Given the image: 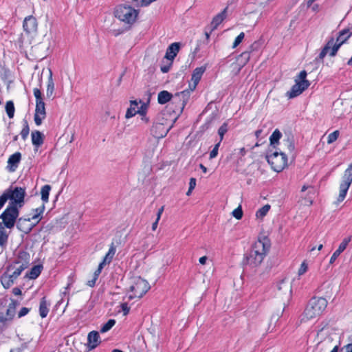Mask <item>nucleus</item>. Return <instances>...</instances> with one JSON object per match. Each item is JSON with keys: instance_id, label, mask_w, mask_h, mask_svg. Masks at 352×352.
<instances>
[{"instance_id": "f257e3e1", "label": "nucleus", "mask_w": 352, "mask_h": 352, "mask_svg": "<svg viewBox=\"0 0 352 352\" xmlns=\"http://www.w3.org/2000/svg\"><path fill=\"white\" fill-rule=\"evenodd\" d=\"M270 248V244L264 239L254 243L250 252L245 255L243 264L251 267H256L263 261Z\"/></svg>"}, {"instance_id": "f03ea898", "label": "nucleus", "mask_w": 352, "mask_h": 352, "mask_svg": "<svg viewBox=\"0 0 352 352\" xmlns=\"http://www.w3.org/2000/svg\"><path fill=\"white\" fill-rule=\"evenodd\" d=\"M327 306V301L324 298H312L308 302L302 321L311 320L319 316L324 311Z\"/></svg>"}, {"instance_id": "7ed1b4c3", "label": "nucleus", "mask_w": 352, "mask_h": 352, "mask_svg": "<svg viewBox=\"0 0 352 352\" xmlns=\"http://www.w3.org/2000/svg\"><path fill=\"white\" fill-rule=\"evenodd\" d=\"M138 11L130 6L118 5L114 10V16L120 21L131 27L137 20Z\"/></svg>"}, {"instance_id": "20e7f679", "label": "nucleus", "mask_w": 352, "mask_h": 352, "mask_svg": "<svg viewBox=\"0 0 352 352\" xmlns=\"http://www.w3.org/2000/svg\"><path fill=\"white\" fill-rule=\"evenodd\" d=\"M26 267L10 263L6 268V272L1 276V283L4 288H10Z\"/></svg>"}, {"instance_id": "39448f33", "label": "nucleus", "mask_w": 352, "mask_h": 352, "mask_svg": "<svg viewBox=\"0 0 352 352\" xmlns=\"http://www.w3.org/2000/svg\"><path fill=\"white\" fill-rule=\"evenodd\" d=\"M150 289L149 283L140 276L134 277L131 280L128 299L141 298Z\"/></svg>"}, {"instance_id": "423d86ee", "label": "nucleus", "mask_w": 352, "mask_h": 352, "mask_svg": "<svg viewBox=\"0 0 352 352\" xmlns=\"http://www.w3.org/2000/svg\"><path fill=\"white\" fill-rule=\"evenodd\" d=\"M34 96L36 98V108L34 116V122L40 126L43 120L46 118L45 104L43 100V94L39 88L33 89Z\"/></svg>"}, {"instance_id": "0eeeda50", "label": "nucleus", "mask_w": 352, "mask_h": 352, "mask_svg": "<svg viewBox=\"0 0 352 352\" xmlns=\"http://www.w3.org/2000/svg\"><path fill=\"white\" fill-rule=\"evenodd\" d=\"M19 210L15 204H9L7 208L0 215L2 219V223L4 227L11 229L12 228L18 220Z\"/></svg>"}, {"instance_id": "6e6552de", "label": "nucleus", "mask_w": 352, "mask_h": 352, "mask_svg": "<svg viewBox=\"0 0 352 352\" xmlns=\"http://www.w3.org/2000/svg\"><path fill=\"white\" fill-rule=\"evenodd\" d=\"M265 158L271 165L272 168L276 172L282 171L287 164V155L282 152L275 151L272 154H267Z\"/></svg>"}, {"instance_id": "1a4fd4ad", "label": "nucleus", "mask_w": 352, "mask_h": 352, "mask_svg": "<svg viewBox=\"0 0 352 352\" xmlns=\"http://www.w3.org/2000/svg\"><path fill=\"white\" fill-rule=\"evenodd\" d=\"M187 93L186 91H182L179 93H177L173 96L174 100L175 102H180L182 100V110L184 109L186 105V102L184 100V97L186 96ZM173 98V95L168 92V91H162L158 94L157 101L160 104H164L169 102Z\"/></svg>"}, {"instance_id": "9d476101", "label": "nucleus", "mask_w": 352, "mask_h": 352, "mask_svg": "<svg viewBox=\"0 0 352 352\" xmlns=\"http://www.w3.org/2000/svg\"><path fill=\"white\" fill-rule=\"evenodd\" d=\"M6 191L10 195L9 199L11 200L9 204H15L16 206L17 204H19V207L22 206L24 203V198L25 196V190L24 188L21 187H16L13 190L9 188Z\"/></svg>"}, {"instance_id": "9b49d317", "label": "nucleus", "mask_w": 352, "mask_h": 352, "mask_svg": "<svg viewBox=\"0 0 352 352\" xmlns=\"http://www.w3.org/2000/svg\"><path fill=\"white\" fill-rule=\"evenodd\" d=\"M338 50L339 45H335L334 38L331 37L324 46L316 60H322L328 53H329L330 56H335Z\"/></svg>"}, {"instance_id": "f8f14e48", "label": "nucleus", "mask_w": 352, "mask_h": 352, "mask_svg": "<svg viewBox=\"0 0 352 352\" xmlns=\"http://www.w3.org/2000/svg\"><path fill=\"white\" fill-rule=\"evenodd\" d=\"M295 82V85L286 93V96L288 97V98H294L299 96L310 85L309 81Z\"/></svg>"}, {"instance_id": "ddd939ff", "label": "nucleus", "mask_w": 352, "mask_h": 352, "mask_svg": "<svg viewBox=\"0 0 352 352\" xmlns=\"http://www.w3.org/2000/svg\"><path fill=\"white\" fill-rule=\"evenodd\" d=\"M171 127L163 123H155L152 126L151 133L156 138H162L167 135Z\"/></svg>"}, {"instance_id": "4468645a", "label": "nucleus", "mask_w": 352, "mask_h": 352, "mask_svg": "<svg viewBox=\"0 0 352 352\" xmlns=\"http://www.w3.org/2000/svg\"><path fill=\"white\" fill-rule=\"evenodd\" d=\"M31 218L30 217H28V218H23V217H20L18 219L17 221H16V228L19 230H20L21 232H24L25 234H28L29 232H31V230H32V228L36 226V223H32L31 222Z\"/></svg>"}, {"instance_id": "2eb2a0df", "label": "nucleus", "mask_w": 352, "mask_h": 352, "mask_svg": "<svg viewBox=\"0 0 352 352\" xmlns=\"http://www.w3.org/2000/svg\"><path fill=\"white\" fill-rule=\"evenodd\" d=\"M37 25L38 23L36 18L32 15L26 16L23 23V30L28 34L36 32Z\"/></svg>"}, {"instance_id": "dca6fc26", "label": "nucleus", "mask_w": 352, "mask_h": 352, "mask_svg": "<svg viewBox=\"0 0 352 352\" xmlns=\"http://www.w3.org/2000/svg\"><path fill=\"white\" fill-rule=\"evenodd\" d=\"M21 160V153L20 152H16L11 155L8 160L7 170L10 173L16 171Z\"/></svg>"}, {"instance_id": "f3484780", "label": "nucleus", "mask_w": 352, "mask_h": 352, "mask_svg": "<svg viewBox=\"0 0 352 352\" xmlns=\"http://www.w3.org/2000/svg\"><path fill=\"white\" fill-rule=\"evenodd\" d=\"M30 256L29 253L25 251H19L11 263L28 268L30 265Z\"/></svg>"}, {"instance_id": "a211bd4d", "label": "nucleus", "mask_w": 352, "mask_h": 352, "mask_svg": "<svg viewBox=\"0 0 352 352\" xmlns=\"http://www.w3.org/2000/svg\"><path fill=\"white\" fill-rule=\"evenodd\" d=\"M206 70V66H201L199 67H197L193 70L192 74V77H191V80L192 81V85L191 84H190V88L192 90H194L196 88L197 85H198V83L199 82V81L201 78L202 75L204 74V73L205 72Z\"/></svg>"}, {"instance_id": "6ab92c4d", "label": "nucleus", "mask_w": 352, "mask_h": 352, "mask_svg": "<svg viewBox=\"0 0 352 352\" xmlns=\"http://www.w3.org/2000/svg\"><path fill=\"white\" fill-rule=\"evenodd\" d=\"M15 311L11 309L8 307L3 310V308L0 307V322L3 325L6 324L12 320L15 316Z\"/></svg>"}, {"instance_id": "aec40b11", "label": "nucleus", "mask_w": 352, "mask_h": 352, "mask_svg": "<svg viewBox=\"0 0 352 352\" xmlns=\"http://www.w3.org/2000/svg\"><path fill=\"white\" fill-rule=\"evenodd\" d=\"M180 49L179 43H173L170 44L166 52L165 58L170 61H173L175 57L177 56Z\"/></svg>"}, {"instance_id": "412c9836", "label": "nucleus", "mask_w": 352, "mask_h": 352, "mask_svg": "<svg viewBox=\"0 0 352 352\" xmlns=\"http://www.w3.org/2000/svg\"><path fill=\"white\" fill-rule=\"evenodd\" d=\"M351 241V237H346L343 239L342 243L340 244L338 248L333 252L331 258L330 263H333L337 258L340 256V254L344 251L348 245L349 243Z\"/></svg>"}, {"instance_id": "4be33fe9", "label": "nucleus", "mask_w": 352, "mask_h": 352, "mask_svg": "<svg viewBox=\"0 0 352 352\" xmlns=\"http://www.w3.org/2000/svg\"><path fill=\"white\" fill-rule=\"evenodd\" d=\"M87 341L89 349H95L100 342L98 332L92 331L89 333L87 336Z\"/></svg>"}, {"instance_id": "5701e85b", "label": "nucleus", "mask_w": 352, "mask_h": 352, "mask_svg": "<svg viewBox=\"0 0 352 352\" xmlns=\"http://www.w3.org/2000/svg\"><path fill=\"white\" fill-rule=\"evenodd\" d=\"M228 7H226L222 12L217 14L211 22V31H213L217 28L219 24L226 18Z\"/></svg>"}, {"instance_id": "b1692460", "label": "nucleus", "mask_w": 352, "mask_h": 352, "mask_svg": "<svg viewBox=\"0 0 352 352\" xmlns=\"http://www.w3.org/2000/svg\"><path fill=\"white\" fill-rule=\"evenodd\" d=\"M32 144L39 147L43 144L44 135L39 131H34L31 133Z\"/></svg>"}, {"instance_id": "393cba45", "label": "nucleus", "mask_w": 352, "mask_h": 352, "mask_svg": "<svg viewBox=\"0 0 352 352\" xmlns=\"http://www.w3.org/2000/svg\"><path fill=\"white\" fill-rule=\"evenodd\" d=\"M50 303L48 302L45 297L41 299L39 305V315L42 318H45L49 313V307Z\"/></svg>"}, {"instance_id": "a878e982", "label": "nucleus", "mask_w": 352, "mask_h": 352, "mask_svg": "<svg viewBox=\"0 0 352 352\" xmlns=\"http://www.w3.org/2000/svg\"><path fill=\"white\" fill-rule=\"evenodd\" d=\"M43 267L41 265H34L26 273L25 277L30 279H36L41 273Z\"/></svg>"}, {"instance_id": "bb28decb", "label": "nucleus", "mask_w": 352, "mask_h": 352, "mask_svg": "<svg viewBox=\"0 0 352 352\" xmlns=\"http://www.w3.org/2000/svg\"><path fill=\"white\" fill-rule=\"evenodd\" d=\"M54 92V82L52 78V72L50 69V75L48 77L47 86L46 90V96L50 98L53 96Z\"/></svg>"}, {"instance_id": "cd10ccee", "label": "nucleus", "mask_w": 352, "mask_h": 352, "mask_svg": "<svg viewBox=\"0 0 352 352\" xmlns=\"http://www.w3.org/2000/svg\"><path fill=\"white\" fill-rule=\"evenodd\" d=\"M4 226L0 222V246L1 248L6 247L8 239V233L5 230Z\"/></svg>"}, {"instance_id": "c85d7f7f", "label": "nucleus", "mask_w": 352, "mask_h": 352, "mask_svg": "<svg viewBox=\"0 0 352 352\" xmlns=\"http://www.w3.org/2000/svg\"><path fill=\"white\" fill-rule=\"evenodd\" d=\"M282 137V133L278 129H276L270 138V145L273 147H276L279 143V140Z\"/></svg>"}, {"instance_id": "c756f323", "label": "nucleus", "mask_w": 352, "mask_h": 352, "mask_svg": "<svg viewBox=\"0 0 352 352\" xmlns=\"http://www.w3.org/2000/svg\"><path fill=\"white\" fill-rule=\"evenodd\" d=\"M130 107L127 109L125 117L126 118H131L137 114L136 107L138 105V102L137 100H131Z\"/></svg>"}, {"instance_id": "7c9ffc66", "label": "nucleus", "mask_w": 352, "mask_h": 352, "mask_svg": "<svg viewBox=\"0 0 352 352\" xmlns=\"http://www.w3.org/2000/svg\"><path fill=\"white\" fill-rule=\"evenodd\" d=\"M45 208V204H43L40 207L33 210L35 212V214L32 215L31 219L32 220H35L36 223H38L42 219L41 214L43 213Z\"/></svg>"}, {"instance_id": "2f4dec72", "label": "nucleus", "mask_w": 352, "mask_h": 352, "mask_svg": "<svg viewBox=\"0 0 352 352\" xmlns=\"http://www.w3.org/2000/svg\"><path fill=\"white\" fill-rule=\"evenodd\" d=\"M50 190L51 186L48 184H46L42 187L41 194V199L43 201V204L47 203L48 201Z\"/></svg>"}, {"instance_id": "473e14b6", "label": "nucleus", "mask_w": 352, "mask_h": 352, "mask_svg": "<svg viewBox=\"0 0 352 352\" xmlns=\"http://www.w3.org/2000/svg\"><path fill=\"white\" fill-rule=\"evenodd\" d=\"M14 105L12 100H9L6 104V111L9 118H12L14 115Z\"/></svg>"}, {"instance_id": "72a5a7b5", "label": "nucleus", "mask_w": 352, "mask_h": 352, "mask_svg": "<svg viewBox=\"0 0 352 352\" xmlns=\"http://www.w3.org/2000/svg\"><path fill=\"white\" fill-rule=\"evenodd\" d=\"M270 209V206L269 204H266L263 206L262 208L258 209L256 212V216L257 218H263L264 217L267 213L269 212Z\"/></svg>"}, {"instance_id": "f704fd0d", "label": "nucleus", "mask_w": 352, "mask_h": 352, "mask_svg": "<svg viewBox=\"0 0 352 352\" xmlns=\"http://www.w3.org/2000/svg\"><path fill=\"white\" fill-rule=\"evenodd\" d=\"M116 324L114 319H109L105 324H104L100 328L101 333H106L109 331Z\"/></svg>"}, {"instance_id": "c9c22d12", "label": "nucleus", "mask_w": 352, "mask_h": 352, "mask_svg": "<svg viewBox=\"0 0 352 352\" xmlns=\"http://www.w3.org/2000/svg\"><path fill=\"white\" fill-rule=\"evenodd\" d=\"M250 52L249 50H246L242 52L238 60L241 62L243 65H245L250 60Z\"/></svg>"}, {"instance_id": "e433bc0d", "label": "nucleus", "mask_w": 352, "mask_h": 352, "mask_svg": "<svg viewBox=\"0 0 352 352\" xmlns=\"http://www.w3.org/2000/svg\"><path fill=\"white\" fill-rule=\"evenodd\" d=\"M116 253V247L113 243L111 244L109 252L107 253L105 256L104 257V261H107L108 263H110L113 259V257Z\"/></svg>"}, {"instance_id": "4c0bfd02", "label": "nucleus", "mask_w": 352, "mask_h": 352, "mask_svg": "<svg viewBox=\"0 0 352 352\" xmlns=\"http://www.w3.org/2000/svg\"><path fill=\"white\" fill-rule=\"evenodd\" d=\"M228 129V126L226 122H224L219 129L218 134L220 137L219 142H221L223 139L224 135L227 133Z\"/></svg>"}, {"instance_id": "58836bf2", "label": "nucleus", "mask_w": 352, "mask_h": 352, "mask_svg": "<svg viewBox=\"0 0 352 352\" xmlns=\"http://www.w3.org/2000/svg\"><path fill=\"white\" fill-rule=\"evenodd\" d=\"M343 179L352 183V164L349 165L348 168L345 170Z\"/></svg>"}, {"instance_id": "ea45409f", "label": "nucleus", "mask_w": 352, "mask_h": 352, "mask_svg": "<svg viewBox=\"0 0 352 352\" xmlns=\"http://www.w3.org/2000/svg\"><path fill=\"white\" fill-rule=\"evenodd\" d=\"M23 122H24L23 128L21 131V138H23V140H25L29 135L30 128H29L28 123L27 120H24Z\"/></svg>"}, {"instance_id": "a19ab883", "label": "nucleus", "mask_w": 352, "mask_h": 352, "mask_svg": "<svg viewBox=\"0 0 352 352\" xmlns=\"http://www.w3.org/2000/svg\"><path fill=\"white\" fill-rule=\"evenodd\" d=\"M338 136H339V131H335L331 133L328 135L327 143L328 144H332L333 142H334L338 139Z\"/></svg>"}, {"instance_id": "79ce46f5", "label": "nucleus", "mask_w": 352, "mask_h": 352, "mask_svg": "<svg viewBox=\"0 0 352 352\" xmlns=\"http://www.w3.org/2000/svg\"><path fill=\"white\" fill-rule=\"evenodd\" d=\"M233 217L239 220L243 217V210L241 206H239L237 208L234 209L232 212Z\"/></svg>"}, {"instance_id": "37998d69", "label": "nucleus", "mask_w": 352, "mask_h": 352, "mask_svg": "<svg viewBox=\"0 0 352 352\" xmlns=\"http://www.w3.org/2000/svg\"><path fill=\"white\" fill-rule=\"evenodd\" d=\"M221 142H218L214 146L213 149L210 153V159L216 157L218 155L219 148Z\"/></svg>"}, {"instance_id": "c03bdc74", "label": "nucleus", "mask_w": 352, "mask_h": 352, "mask_svg": "<svg viewBox=\"0 0 352 352\" xmlns=\"http://www.w3.org/2000/svg\"><path fill=\"white\" fill-rule=\"evenodd\" d=\"M261 47V42L260 41H256L254 42L248 48V50H249L251 52L254 51H258Z\"/></svg>"}, {"instance_id": "a18cd8bd", "label": "nucleus", "mask_w": 352, "mask_h": 352, "mask_svg": "<svg viewBox=\"0 0 352 352\" xmlns=\"http://www.w3.org/2000/svg\"><path fill=\"white\" fill-rule=\"evenodd\" d=\"M244 32H241L235 38L232 45V48L236 47L242 42L243 39L244 38Z\"/></svg>"}, {"instance_id": "49530a36", "label": "nucleus", "mask_w": 352, "mask_h": 352, "mask_svg": "<svg viewBox=\"0 0 352 352\" xmlns=\"http://www.w3.org/2000/svg\"><path fill=\"white\" fill-rule=\"evenodd\" d=\"M10 195L5 191L0 196V210L3 207L8 199H9Z\"/></svg>"}, {"instance_id": "de8ad7c7", "label": "nucleus", "mask_w": 352, "mask_h": 352, "mask_svg": "<svg viewBox=\"0 0 352 352\" xmlns=\"http://www.w3.org/2000/svg\"><path fill=\"white\" fill-rule=\"evenodd\" d=\"M349 34H351V33L349 32V29L342 30V31H340L339 32V35L337 38V41H340V40H344V38Z\"/></svg>"}, {"instance_id": "09e8293b", "label": "nucleus", "mask_w": 352, "mask_h": 352, "mask_svg": "<svg viewBox=\"0 0 352 352\" xmlns=\"http://www.w3.org/2000/svg\"><path fill=\"white\" fill-rule=\"evenodd\" d=\"M307 75V74L305 70L301 71L300 72V74H298V78H296L295 80V81H297V82L308 81L307 80H306Z\"/></svg>"}, {"instance_id": "8fccbe9b", "label": "nucleus", "mask_w": 352, "mask_h": 352, "mask_svg": "<svg viewBox=\"0 0 352 352\" xmlns=\"http://www.w3.org/2000/svg\"><path fill=\"white\" fill-rule=\"evenodd\" d=\"M351 184L350 182L343 179L340 185V190H348Z\"/></svg>"}, {"instance_id": "3c124183", "label": "nucleus", "mask_w": 352, "mask_h": 352, "mask_svg": "<svg viewBox=\"0 0 352 352\" xmlns=\"http://www.w3.org/2000/svg\"><path fill=\"white\" fill-rule=\"evenodd\" d=\"M146 109H147L146 104L145 103H142L141 107L137 109V113H138L141 116H145Z\"/></svg>"}, {"instance_id": "603ef678", "label": "nucleus", "mask_w": 352, "mask_h": 352, "mask_svg": "<svg viewBox=\"0 0 352 352\" xmlns=\"http://www.w3.org/2000/svg\"><path fill=\"white\" fill-rule=\"evenodd\" d=\"M308 269L307 263L304 261L302 263L300 269L298 270V275L301 276L304 274Z\"/></svg>"}, {"instance_id": "864d4df0", "label": "nucleus", "mask_w": 352, "mask_h": 352, "mask_svg": "<svg viewBox=\"0 0 352 352\" xmlns=\"http://www.w3.org/2000/svg\"><path fill=\"white\" fill-rule=\"evenodd\" d=\"M30 311V309L27 307H22L18 313V317L22 318L26 316Z\"/></svg>"}, {"instance_id": "5fc2aeb1", "label": "nucleus", "mask_w": 352, "mask_h": 352, "mask_svg": "<svg viewBox=\"0 0 352 352\" xmlns=\"http://www.w3.org/2000/svg\"><path fill=\"white\" fill-rule=\"evenodd\" d=\"M121 308L123 311V315L126 316L129 313V307H128V304L126 302H124L121 304Z\"/></svg>"}, {"instance_id": "6e6d98bb", "label": "nucleus", "mask_w": 352, "mask_h": 352, "mask_svg": "<svg viewBox=\"0 0 352 352\" xmlns=\"http://www.w3.org/2000/svg\"><path fill=\"white\" fill-rule=\"evenodd\" d=\"M347 191L348 190H340V193H339V196L338 198V201H342L344 199V198L346 197Z\"/></svg>"}, {"instance_id": "4d7b16f0", "label": "nucleus", "mask_w": 352, "mask_h": 352, "mask_svg": "<svg viewBox=\"0 0 352 352\" xmlns=\"http://www.w3.org/2000/svg\"><path fill=\"white\" fill-rule=\"evenodd\" d=\"M26 348H27V344L26 343H23V344H21V347H19V348H16V349H11L10 352H22Z\"/></svg>"}, {"instance_id": "13d9d810", "label": "nucleus", "mask_w": 352, "mask_h": 352, "mask_svg": "<svg viewBox=\"0 0 352 352\" xmlns=\"http://www.w3.org/2000/svg\"><path fill=\"white\" fill-rule=\"evenodd\" d=\"M287 148L290 152H293L295 148L294 144L292 140L287 139Z\"/></svg>"}, {"instance_id": "bf43d9fd", "label": "nucleus", "mask_w": 352, "mask_h": 352, "mask_svg": "<svg viewBox=\"0 0 352 352\" xmlns=\"http://www.w3.org/2000/svg\"><path fill=\"white\" fill-rule=\"evenodd\" d=\"M18 304L19 303L16 300L11 299V302L9 304L8 307L16 311V307Z\"/></svg>"}, {"instance_id": "052dcab7", "label": "nucleus", "mask_w": 352, "mask_h": 352, "mask_svg": "<svg viewBox=\"0 0 352 352\" xmlns=\"http://www.w3.org/2000/svg\"><path fill=\"white\" fill-rule=\"evenodd\" d=\"M196 186V179L194 177H192L190 179L189 182V188L190 190H192Z\"/></svg>"}, {"instance_id": "680f3d73", "label": "nucleus", "mask_w": 352, "mask_h": 352, "mask_svg": "<svg viewBox=\"0 0 352 352\" xmlns=\"http://www.w3.org/2000/svg\"><path fill=\"white\" fill-rule=\"evenodd\" d=\"M172 65V62L168 65L161 66L160 69L162 73H167L169 72L170 67Z\"/></svg>"}, {"instance_id": "e2e57ef3", "label": "nucleus", "mask_w": 352, "mask_h": 352, "mask_svg": "<svg viewBox=\"0 0 352 352\" xmlns=\"http://www.w3.org/2000/svg\"><path fill=\"white\" fill-rule=\"evenodd\" d=\"M344 350L345 352H352V343L348 344L346 345H344L341 351Z\"/></svg>"}, {"instance_id": "0e129e2a", "label": "nucleus", "mask_w": 352, "mask_h": 352, "mask_svg": "<svg viewBox=\"0 0 352 352\" xmlns=\"http://www.w3.org/2000/svg\"><path fill=\"white\" fill-rule=\"evenodd\" d=\"M351 36V34H348L344 40H340V41H337L335 43L334 42V44L335 45H339V48L340 47V46Z\"/></svg>"}, {"instance_id": "69168bd1", "label": "nucleus", "mask_w": 352, "mask_h": 352, "mask_svg": "<svg viewBox=\"0 0 352 352\" xmlns=\"http://www.w3.org/2000/svg\"><path fill=\"white\" fill-rule=\"evenodd\" d=\"M96 280H97V278L93 277V278L91 280L87 281V285L91 287H93L95 286Z\"/></svg>"}, {"instance_id": "338daca9", "label": "nucleus", "mask_w": 352, "mask_h": 352, "mask_svg": "<svg viewBox=\"0 0 352 352\" xmlns=\"http://www.w3.org/2000/svg\"><path fill=\"white\" fill-rule=\"evenodd\" d=\"M12 294L15 296L21 295L22 292L20 288L14 287L12 289Z\"/></svg>"}, {"instance_id": "774afa93", "label": "nucleus", "mask_w": 352, "mask_h": 352, "mask_svg": "<svg viewBox=\"0 0 352 352\" xmlns=\"http://www.w3.org/2000/svg\"><path fill=\"white\" fill-rule=\"evenodd\" d=\"M208 258L207 256H204L202 257H201L199 260V263L201 264V265H205L206 263V261H207Z\"/></svg>"}]
</instances>
